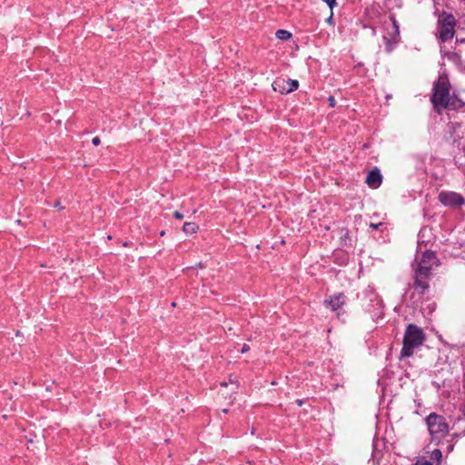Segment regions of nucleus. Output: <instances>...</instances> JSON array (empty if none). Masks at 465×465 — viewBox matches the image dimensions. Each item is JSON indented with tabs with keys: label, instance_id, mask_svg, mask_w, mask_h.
Here are the masks:
<instances>
[{
	"label": "nucleus",
	"instance_id": "f257e3e1",
	"mask_svg": "<svg viewBox=\"0 0 465 465\" xmlns=\"http://www.w3.org/2000/svg\"><path fill=\"white\" fill-rule=\"evenodd\" d=\"M450 84L448 76L442 73L433 86L431 102L434 108L440 113L442 109L458 110L465 106V103L457 95L450 94Z\"/></svg>",
	"mask_w": 465,
	"mask_h": 465
},
{
	"label": "nucleus",
	"instance_id": "f03ea898",
	"mask_svg": "<svg viewBox=\"0 0 465 465\" xmlns=\"http://www.w3.org/2000/svg\"><path fill=\"white\" fill-rule=\"evenodd\" d=\"M415 263L416 267L414 268V288L420 293H424L425 291L429 288L428 279L430 276V271L434 266H438V259L433 252H421V250H420L417 252Z\"/></svg>",
	"mask_w": 465,
	"mask_h": 465
},
{
	"label": "nucleus",
	"instance_id": "7ed1b4c3",
	"mask_svg": "<svg viewBox=\"0 0 465 465\" xmlns=\"http://www.w3.org/2000/svg\"><path fill=\"white\" fill-rule=\"evenodd\" d=\"M424 339L421 329L414 324H409L404 334L400 359L412 356L414 350L422 345Z\"/></svg>",
	"mask_w": 465,
	"mask_h": 465
},
{
	"label": "nucleus",
	"instance_id": "20e7f679",
	"mask_svg": "<svg viewBox=\"0 0 465 465\" xmlns=\"http://www.w3.org/2000/svg\"><path fill=\"white\" fill-rule=\"evenodd\" d=\"M428 430L431 436V440L440 442L449 432V425L443 416L436 413H430L426 418Z\"/></svg>",
	"mask_w": 465,
	"mask_h": 465
},
{
	"label": "nucleus",
	"instance_id": "39448f33",
	"mask_svg": "<svg viewBox=\"0 0 465 465\" xmlns=\"http://www.w3.org/2000/svg\"><path fill=\"white\" fill-rule=\"evenodd\" d=\"M439 200L443 205L450 207H460L465 203L464 197L456 192H440Z\"/></svg>",
	"mask_w": 465,
	"mask_h": 465
},
{
	"label": "nucleus",
	"instance_id": "423d86ee",
	"mask_svg": "<svg viewBox=\"0 0 465 465\" xmlns=\"http://www.w3.org/2000/svg\"><path fill=\"white\" fill-rule=\"evenodd\" d=\"M455 19L452 15H447L440 25L439 35L442 42L451 39L454 35Z\"/></svg>",
	"mask_w": 465,
	"mask_h": 465
},
{
	"label": "nucleus",
	"instance_id": "0eeeda50",
	"mask_svg": "<svg viewBox=\"0 0 465 465\" xmlns=\"http://www.w3.org/2000/svg\"><path fill=\"white\" fill-rule=\"evenodd\" d=\"M298 86L299 83L297 80L285 81L284 79H279L272 84L273 90L281 94L292 93L296 90Z\"/></svg>",
	"mask_w": 465,
	"mask_h": 465
},
{
	"label": "nucleus",
	"instance_id": "6e6552de",
	"mask_svg": "<svg viewBox=\"0 0 465 465\" xmlns=\"http://www.w3.org/2000/svg\"><path fill=\"white\" fill-rule=\"evenodd\" d=\"M382 181V176L379 170H371L366 177V183L371 188H378Z\"/></svg>",
	"mask_w": 465,
	"mask_h": 465
},
{
	"label": "nucleus",
	"instance_id": "1a4fd4ad",
	"mask_svg": "<svg viewBox=\"0 0 465 465\" xmlns=\"http://www.w3.org/2000/svg\"><path fill=\"white\" fill-rule=\"evenodd\" d=\"M221 386L225 387V388L230 387L229 391H222V395L224 398H231L232 394L236 393V391L239 388V383L236 379L232 378V376H230L229 381L228 382H226V381L221 382Z\"/></svg>",
	"mask_w": 465,
	"mask_h": 465
},
{
	"label": "nucleus",
	"instance_id": "9d476101",
	"mask_svg": "<svg viewBox=\"0 0 465 465\" xmlns=\"http://www.w3.org/2000/svg\"><path fill=\"white\" fill-rule=\"evenodd\" d=\"M344 303L345 297L341 293L336 294L324 302L325 306L331 308L332 311L338 310Z\"/></svg>",
	"mask_w": 465,
	"mask_h": 465
},
{
	"label": "nucleus",
	"instance_id": "9b49d317",
	"mask_svg": "<svg viewBox=\"0 0 465 465\" xmlns=\"http://www.w3.org/2000/svg\"><path fill=\"white\" fill-rule=\"evenodd\" d=\"M441 460V451L439 449H435L430 453V460L429 464L430 465H440Z\"/></svg>",
	"mask_w": 465,
	"mask_h": 465
},
{
	"label": "nucleus",
	"instance_id": "f8f14e48",
	"mask_svg": "<svg viewBox=\"0 0 465 465\" xmlns=\"http://www.w3.org/2000/svg\"><path fill=\"white\" fill-rule=\"evenodd\" d=\"M199 226L194 223H184L183 226V231L186 234H192L197 232Z\"/></svg>",
	"mask_w": 465,
	"mask_h": 465
},
{
	"label": "nucleus",
	"instance_id": "ddd939ff",
	"mask_svg": "<svg viewBox=\"0 0 465 465\" xmlns=\"http://www.w3.org/2000/svg\"><path fill=\"white\" fill-rule=\"evenodd\" d=\"M276 37L280 40L287 41L292 38V34L287 30H277L275 34Z\"/></svg>",
	"mask_w": 465,
	"mask_h": 465
},
{
	"label": "nucleus",
	"instance_id": "4468645a",
	"mask_svg": "<svg viewBox=\"0 0 465 465\" xmlns=\"http://www.w3.org/2000/svg\"><path fill=\"white\" fill-rule=\"evenodd\" d=\"M391 25L393 29V36H392V39L395 40V38L399 35L400 34V30H399V25L397 24V21L395 20L394 17H391Z\"/></svg>",
	"mask_w": 465,
	"mask_h": 465
},
{
	"label": "nucleus",
	"instance_id": "2eb2a0df",
	"mask_svg": "<svg viewBox=\"0 0 465 465\" xmlns=\"http://www.w3.org/2000/svg\"><path fill=\"white\" fill-rule=\"evenodd\" d=\"M322 1L326 3L331 9H332L337 5L336 0H322Z\"/></svg>",
	"mask_w": 465,
	"mask_h": 465
},
{
	"label": "nucleus",
	"instance_id": "dca6fc26",
	"mask_svg": "<svg viewBox=\"0 0 465 465\" xmlns=\"http://www.w3.org/2000/svg\"><path fill=\"white\" fill-rule=\"evenodd\" d=\"M414 465H430L428 460H425L424 458L419 460Z\"/></svg>",
	"mask_w": 465,
	"mask_h": 465
},
{
	"label": "nucleus",
	"instance_id": "f3484780",
	"mask_svg": "<svg viewBox=\"0 0 465 465\" xmlns=\"http://www.w3.org/2000/svg\"><path fill=\"white\" fill-rule=\"evenodd\" d=\"M328 102L331 107H334L336 104L335 98L333 96H330L328 98Z\"/></svg>",
	"mask_w": 465,
	"mask_h": 465
},
{
	"label": "nucleus",
	"instance_id": "a211bd4d",
	"mask_svg": "<svg viewBox=\"0 0 465 465\" xmlns=\"http://www.w3.org/2000/svg\"><path fill=\"white\" fill-rule=\"evenodd\" d=\"M173 216L178 219V220H182L184 216L182 213H180L179 211H175L173 213Z\"/></svg>",
	"mask_w": 465,
	"mask_h": 465
},
{
	"label": "nucleus",
	"instance_id": "6ab92c4d",
	"mask_svg": "<svg viewBox=\"0 0 465 465\" xmlns=\"http://www.w3.org/2000/svg\"><path fill=\"white\" fill-rule=\"evenodd\" d=\"M92 143H93L94 145L97 146V145L100 144L101 140H100V138L98 136H95V137L93 138Z\"/></svg>",
	"mask_w": 465,
	"mask_h": 465
},
{
	"label": "nucleus",
	"instance_id": "aec40b11",
	"mask_svg": "<svg viewBox=\"0 0 465 465\" xmlns=\"http://www.w3.org/2000/svg\"><path fill=\"white\" fill-rule=\"evenodd\" d=\"M249 350H250L249 345H247V344H243V346H242V350H241V352H242V353H245V352H247Z\"/></svg>",
	"mask_w": 465,
	"mask_h": 465
},
{
	"label": "nucleus",
	"instance_id": "412c9836",
	"mask_svg": "<svg viewBox=\"0 0 465 465\" xmlns=\"http://www.w3.org/2000/svg\"><path fill=\"white\" fill-rule=\"evenodd\" d=\"M54 207H55V208H58L59 210L64 209V207L61 205V203H60L59 201H57V202L54 203Z\"/></svg>",
	"mask_w": 465,
	"mask_h": 465
},
{
	"label": "nucleus",
	"instance_id": "4be33fe9",
	"mask_svg": "<svg viewBox=\"0 0 465 465\" xmlns=\"http://www.w3.org/2000/svg\"><path fill=\"white\" fill-rule=\"evenodd\" d=\"M381 223H371V227L373 228V229H378L379 226L381 225Z\"/></svg>",
	"mask_w": 465,
	"mask_h": 465
},
{
	"label": "nucleus",
	"instance_id": "5701e85b",
	"mask_svg": "<svg viewBox=\"0 0 465 465\" xmlns=\"http://www.w3.org/2000/svg\"><path fill=\"white\" fill-rule=\"evenodd\" d=\"M296 402H297V404H298L299 406H302V400H297V401H296Z\"/></svg>",
	"mask_w": 465,
	"mask_h": 465
},
{
	"label": "nucleus",
	"instance_id": "b1692460",
	"mask_svg": "<svg viewBox=\"0 0 465 465\" xmlns=\"http://www.w3.org/2000/svg\"><path fill=\"white\" fill-rule=\"evenodd\" d=\"M223 413H227V412H228V410H227V409H223Z\"/></svg>",
	"mask_w": 465,
	"mask_h": 465
},
{
	"label": "nucleus",
	"instance_id": "393cba45",
	"mask_svg": "<svg viewBox=\"0 0 465 465\" xmlns=\"http://www.w3.org/2000/svg\"><path fill=\"white\" fill-rule=\"evenodd\" d=\"M332 18V13L331 14V16L328 18V21H331Z\"/></svg>",
	"mask_w": 465,
	"mask_h": 465
},
{
	"label": "nucleus",
	"instance_id": "a878e982",
	"mask_svg": "<svg viewBox=\"0 0 465 465\" xmlns=\"http://www.w3.org/2000/svg\"><path fill=\"white\" fill-rule=\"evenodd\" d=\"M465 2V0H463Z\"/></svg>",
	"mask_w": 465,
	"mask_h": 465
}]
</instances>
